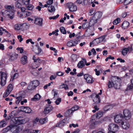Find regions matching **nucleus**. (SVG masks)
<instances>
[{"instance_id": "obj_4", "label": "nucleus", "mask_w": 133, "mask_h": 133, "mask_svg": "<svg viewBox=\"0 0 133 133\" xmlns=\"http://www.w3.org/2000/svg\"><path fill=\"white\" fill-rule=\"evenodd\" d=\"M105 35L101 36L99 38L95 39L93 41V43L95 45H96L102 42H105Z\"/></svg>"}, {"instance_id": "obj_31", "label": "nucleus", "mask_w": 133, "mask_h": 133, "mask_svg": "<svg viewBox=\"0 0 133 133\" xmlns=\"http://www.w3.org/2000/svg\"><path fill=\"white\" fill-rule=\"evenodd\" d=\"M5 7L6 9L9 10H13L14 9V7L13 5H6Z\"/></svg>"}, {"instance_id": "obj_44", "label": "nucleus", "mask_w": 133, "mask_h": 133, "mask_svg": "<svg viewBox=\"0 0 133 133\" xmlns=\"http://www.w3.org/2000/svg\"><path fill=\"white\" fill-rule=\"evenodd\" d=\"M120 21V19L119 18H118L114 21L113 23L114 25H116Z\"/></svg>"}, {"instance_id": "obj_62", "label": "nucleus", "mask_w": 133, "mask_h": 133, "mask_svg": "<svg viewBox=\"0 0 133 133\" xmlns=\"http://www.w3.org/2000/svg\"><path fill=\"white\" fill-rule=\"evenodd\" d=\"M53 2V0H48L47 2V3L48 5H50Z\"/></svg>"}, {"instance_id": "obj_17", "label": "nucleus", "mask_w": 133, "mask_h": 133, "mask_svg": "<svg viewBox=\"0 0 133 133\" xmlns=\"http://www.w3.org/2000/svg\"><path fill=\"white\" fill-rule=\"evenodd\" d=\"M76 2L78 4H82L83 5H86L88 3V0H77Z\"/></svg>"}, {"instance_id": "obj_35", "label": "nucleus", "mask_w": 133, "mask_h": 133, "mask_svg": "<svg viewBox=\"0 0 133 133\" xmlns=\"http://www.w3.org/2000/svg\"><path fill=\"white\" fill-rule=\"evenodd\" d=\"M89 22H85L82 25V27L84 29L88 28L90 26H91L90 25H89Z\"/></svg>"}, {"instance_id": "obj_36", "label": "nucleus", "mask_w": 133, "mask_h": 133, "mask_svg": "<svg viewBox=\"0 0 133 133\" xmlns=\"http://www.w3.org/2000/svg\"><path fill=\"white\" fill-rule=\"evenodd\" d=\"M67 46L69 47H71L75 46V45L72 43V41L70 40L67 43Z\"/></svg>"}, {"instance_id": "obj_41", "label": "nucleus", "mask_w": 133, "mask_h": 133, "mask_svg": "<svg viewBox=\"0 0 133 133\" xmlns=\"http://www.w3.org/2000/svg\"><path fill=\"white\" fill-rule=\"evenodd\" d=\"M52 94H53L54 96L53 98H55L56 96L58 94L57 91L55 89H53L52 91Z\"/></svg>"}, {"instance_id": "obj_63", "label": "nucleus", "mask_w": 133, "mask_h": 133, "mask_svg": "<svg viewBox=\"0 0 133 133\" xmlns=\"http://www.w3.org/2000/svg\"><path fill=\"white\" fill-rule=\"evenodd\" d=\"M22 96H19L18 97H17L16 98V99H17V100L20 102L22 99Z\"/></svg>"}, {"instance_id": "obj_25", "label": "nucleus", "mask_w": 133, "mask_h": 133, "mask_svg": "<svg viewBox=\"0 0 133 133\" xmlns=\"http://www.w3.org/2000/svg\"><path fill=\"white\" fill-rule=\"evenodd\" d=\"M129 23L127 21H124L122 24L123 28L125 29L127 28L129 25Z\"/></svg>"}, {"instance_id": "obj_10", "label": "nucleus", "mask_w": 133, "mask_h": 133, "mask_svg": "<svg viewBox=\"0 0 133 133\" xmlns=\"http://www.w3.org/2000/svg\"><path fill=\"white\" fill-rule=\"evenodd\" d=\"M114 121L116 123H122L123 119V116L121 114H119L114 116Z\"/></svg>"}, {"instance_id": "obj_39", "label": "nucleus", "mask_w": 133, "mask_h": 133, "mask_svg": "<svg viewBox=\"0 0 133 133\" xmlns=\"http://www.w3.org/2000/svg\"><path fill=\"white\" fill-rule=\"evenodd\" d=\"M18 76V74L17 73H15L14 75H13V77H12L10 79V81H13V80L14 79H16L17 78Z\"/></svg>"}, {"instance_id": "obj_24", "label": "nucleus", "mask_w": 133, "mask_h": 133, "mask_svg": "<svg viewBox=\"0 0 133 133\" xmlns=\"http://www.w3.org/2000/svg\"><path fill=\"white\" fill-rule=\"evenodd\" d=\"M63 88H64L65 90L68 89H69L68 86L66 84L63 83L59 86V89H62Z\"/></svg>"}, {"instance_id": "obj_32", "label": "nucleus", "mask_w": 133, "mask_h": 133, "mask_svg": "<svg viewBox=\"0 0 133 133\" xmlns=\"http://www.w3.org/2000/svg\"><path fill=\"white\" fill-rule=\"evenodd\" d=\"M127 49V48H124L122 51V54L123 55L125 56L127 55V52H128Z\"/></svg>"}, {"instance_id": "obj_5", "label": "nucleus", "mask_w": 133, "mask_h": 133, "mask_svg": "<svg viewBox=\"0 0 133 133\" xmlns=\"http://www.w3.org/2000/svg\"><path fill=\"white\" fill-rule=\"evenodd\" d=\"M0 77L1 79V84L4 86L6 83V81L7 78V75L4 72H0Z\"/></svg>"}, {"instance_id": "obj_57", "label": "nucleus", "mask_w": 133, "mask_h": 133, "mask_svg": "<svg viewBox=\"0 0 133 133\" xmlns=\"http://www.w3.org/2000/svg\"><path fill=\"white\" fill-rule=\"evenodd\" d=\"M94 110H93L92 111V112L93 113L95 112H96V111H98L99 109V108L96 105L94 107Z\"/></svg>"}, {"instance_id": "obj_37", "label": "nucleus", "mask_w": 133, "mask_h": 133, "mask_svg": "<svg viewBox=\"0 0 133 133\" xmlns=\"http://www.w3.org/2000/svg\"><path fill=\"white\" fill-rule=\"evenodd\" d=\"M6 125L5 121H2L0 122V128H2L5 126Z\"/></svg>"}, {"instance_id": "obj_56", "label": "nucleus", "mask_w": 133, "mask_h": 133, "mask_svg": "<svg viewBox=\"0 0 133 133\" xmlns=\"http://www.w3.org/2000/svg\"><path fill=\"white\" fill-rule=\"evenodd\" d=\"M59 15L58 14H57L56 16L49 17V19H55L58 18L59 17Z\"/></svg>"}, {"instance_id": "obj_61", "label": "nucleus", "mask_w": 133, "mask_h": 133, "mask_svg": "<svg viewBox=\"0 0 133 133\" xmlns=\"http://www.w3.org/2000/svg\"><path fill=\"white\" fill-rule=\"evenodd\" d=\"M74 111L72 110L71 109V108L70 109L68 110L66 112L69 115L71 114Z\"/></svg>"}, {"instance_id": "obj_16", "label": "nucleus", "mask_w": 133, "mask_h": 133, "mask_svg": "<svg viewBox=\"0 0 133 133\" xmlns=\"http://www.w3.org/2000/svg\"><path fill=\"white\" fill-rule=\"evenodd\" d=\"M97 21L95 18H93V17L92 16L89 19V25H90L91 26H94L95 24L97 23Z\"/></svg>"}, {"instance_id": "obj_53", "label": "nucleus", "mask_w": 133, "mask_h": 133, "mask_svg": "<svg viewBox=\"0 0 133 133\" xmlns=\"http://www.w3.org/2000/svg\"><path fill=\"white\" fill-rule=\"evenodd\" d=\"M61 98H59L57 99L55 101V103H56L57 105L59 104L61 102Z\"/></svg>"}, {"instance_id": "obj_7", "label": "nucleus", "mask_w": 133, "mask_h": 133, "mask_svg": "<svg viewBox=\"0 0 133 133\" xmlns=\"http://www.w3.org/2000/svg\"><path fill=\"white\" fill-rule=\"evenodd\" d=\"M103 115V112H102L99 111L97 113V115L96 117L95 116L92 117L91 118V122L94 125H95L97 123L95 120V118H99L102 117Z\"/></svg>"}, {"instance_id": "obj_9", "label": "nucleus", "mask_w": 133, "mask_h": 133, "mask_svg": "<svg viewBox=\"0 0 133 133\" xmlns=\"http://www.w3.org/2000/svg\"><path fill=\"white\" fill-rule=\"evenodd\" d=\"M67 6L71 12L75 11L77 10L76 6L72 3H68L67 4Z\"/></svg>"}, {"instance_id": "obj_14", "label": "nucleus", "mask_w": 133, "mask_h": 133, "mask_svg": "<svg viewBox=\"0 0 133 133\" xmlns=\"http://www.w3.org/2000/svg\"><path fill=\"white\" fill-rule=\"evenodd\" d=\"M121 124L122 128L124 129H128L130 126L127 120L124 121L122 122Z\"/></svg>"}, {"instance_id": "obj_55", "label": "nucleus", "mask_w": 133, "mask_h": 133, "mask_svg": "<svg viewBox=\"0 0 133 133\" xmlns=\"http://www.w3.org/2000/svg\"><path fill=\"white\" fill-rule=\"evenodd\" d=\"M59 31L58 29L54 31H52V35L55 34L57 36L58 35V33L57 32H58Z\"/></svg>"}, {"instance_id": "obj_23", "label": "nucleus", "mask_w": 133, "mask_h": 133, "mask_svg": "<svg viewBox=\"0 0 133 133\" xmlns=\"http://www.w3.org/2000/svg\"><path fill=\"white\" fill-rule=\"evenodd\" d=\"M93 101L96 103H99L100 102V97L98 95H97L96 96V97L93 100Z\"/></svg>"}, {"instance_id": "obj_28", "label": "nucleus", "mask_w": 133, "mask_h": 133, "mask_svg": "<svg viewBox=\"0 0 133 133\" xmlns=\"http://www.w3.org/2000/svg\"><path fill=\"white\" fill-rule=\"evenodd\" d=\"M78 58V56L76 54H73L71 56V58L73 61H77Z\"/></svg>"}, {"instance_id": "obj_46", "label": "nucleus", "mask_w": 133, "mask_h": 133, "mask_svg": "<svg viewBox=\"0 0 133 133\" xmlns=\"http://www.w3.org/2000/svg\"><path fill=\"white\" fill-rule=\"evenodd\" d=\"M25 110L24 111L26 113H30L31 111V109L30 108L27 107H26Z\"/></svg>"}, {"instance_id": "obj_52", "label": "nucleus", "mask_w": 133, "mask_h": 133, "mask_svg": "<svg viewBox=\"0 0 133 133\" xmlns=\"http://www.w3.org/2000/svg\"><path fill=\"white\" fill-rule=\"evenodd\" d=\"M33 60L34 61V63H36L38 62L39 63H41L42 62V60L39 59V58H37V59H35Z\"/></svg>"}, {"instance_id": "obj_12", "label": "nucleus", "mask_w": 133, "mask_h": 133, "mask_svg": "<svg viewBox=\"0 0 133 133\" xmlns=\"http://www.w3.org/2000/svg\"><path fill=\"white\" fill-rule=\"evenodd\" d=\"M123 113L125 118L127 119H129L131 117V114L129 110L128 109H125L123 111Z\"/></svg>"}, {"instance_id": "obj_48", "label": "nucleus", "mask_w": 133, "mask_h": 133, "mask_svg": "<svg viewBox=\"0 0 133 133\" xmlns=\"http://www.w3.org/2000/svg\"><path fill=\"white\" fill-rule=\"evenodd\" d=\"M133 89V85L131 84L130 85H128L127 87V88L126 89V91H128L129 90L132 89Z\"/></svg>"}, {"instance_id": "obj_64", "label": "nucleus", "mask_w": 133, "mask_h": 133, "mask_svg": "<svg viewBox=\"0 0 133 133\" xmlns=\"http://www.w3.org/2000/svg\"><path fill=\"white\" fill-rule=\"evenodd\" d=\"M65 120H63L61 121L60 123L59 124V125H64L65 123Z\"/></svg>"}, {"instance_id": "obj_22", "label": "nucleus", "mask_w": 133, "mask_h": 133, "mask_svg": "<svg viewBox=\"0 0 133 133\" xmlns=\"http://www.w3.org/2000/svg\"><path fill=\"white\" fill-rule=\"evenodd\" d=\"M41 98V96L38 94H36L34 96L33 98L32 99V101H35L39 100Z\"/></svg>"}, {"instance_id": "obj_43", "label": "nucleus", "mask_w": 133, "mask_h": 133, "mask_svg": "<svg viewBox=\"0 0 133 133\" xmlns=\"http://www.w3.org/2000/svg\"><path fill=\"white\" fill-rule=\"evenodd\" d=\"M39 66V64H36V63H34L32 65V67L33 69L36 68Z\"/></svg>"}, {"instance_id": "obj_34", "label": "nucleus", "mask_w": 133, "mask_h": 133, "mask_svg": "<svg viewBox=\"0 0 133 133\" xmlns=\"http://www.w3.org/2000/svg\"><path fill=\"white\" fill-rule=\"evenodd\" d=\"M26 10H31L34 8V6L31 4H29L26 5Z\"/></svg>"}, {"instance_id": "obj_1", "label": "nucleus", "mask_w": 133, "mask_h": 133, "mask_svg": "<svg viewBox=\"0 0 133 133\" xmlns=\"http://www.w3.org/2000/svg\"><path fill=\"white\" fill-rule=\"evenodd\" d=\"M118 77H112L111 78V81H109L108 86L109 88H111L114 87L116 89H119V84L118 82Z\"/></svg>"}, {"instance_id": "obj_33", "label": "nucleus", "mask_w": 133, "mask_h": 133, "mask_svg": "<svg viewBox=\"0 0 133 133\" xmlns=\"http://www.w3.org/2000/svg\"><path fill=\"white\" fill-rule=\"evenodd\" d=\"M31 74L34 76H37L38 74L39 73L38 71L36 70L33 69L31 71Z\"/></svg>"}, {"instance_id": "obj_49", "label": "nucleus", "mask_w": 133, "mask_h": 133, "mask_svg": "<svg viewBox=\"0 0 133 133\" xmlns=\"http://www.w3.org/2000/svg\"><path fill=\"white\" fill-rule=\"evenodd\" d=\"M133 1V0H124V4L125 5H127L131 3Z\"/></svg>"}, {"instance_id": "obj_18", "label": "nucleus", "mask_w": 133, "mask_h": 133, "mask_svg": "<svg viewBox=\"0 0 133 133\" xmlns=\"http://www.w3.org/2000/svg\"><path fill=\"white\" fill-rule=\"evenodd\" d=\"M18 57V54H13L10 56L9 60L10 61H14L17 59Z\"/></svg>"}, {"instance_id": "obj_3", "label": "nucleus", "mask_w": 133, "mask_h": 133, "mask_svg": "<svg viewBox=\"0 0 133 133\" xmlns=\"http://www.w3.org/2000/svg\"><path fill=\"white\" fill-rule=\"evenodd\" d=\"M108 129L109 131L116 132L119 129V126L114 123H111L108 126Z\"/></svg>"}, {"instance_id": "obj_45", "label": "nucleus", "mask_w": 133, "mask_h": 133, "mask_svg": "<svg viewBox=\"0 0 133 133\" xmlns=\"http://www.w3.org/2000/svg\"><path fill=\"white\" fill-rule=\"evenodd\" d=\"M6 90L11 92L13 90V86L12 84H9Z\"/></svg>"}, {"instance_id": "obj_30", "label": "nucleus", "mask_w": 133, "mask_h": 133, "mask_svg": "<svg viewBox=\"0 0 133 133\" xmlns=\"http://www.w3.org/2000/svg\"><path fill=\"white\" fill-rule=\"evenodd\" d=\"M48 121V118L46 117L44 118L41 119L39 121V122L41 124H43L46 123Z\"/></svg>"}, {"instance_id": "obj_8", "label": "nucleus", "mask_w": 133, "mask_h": 133, "mask_svg": "<svg viewBox=\"0 0 133 133\" xmlns=\"http://www.w3.org/2000/svg\"><path fill=\"white\" fill-rule=\"evenodd\" d=\"M84 79L88 83L92 84L94 82L92 77L88 74H85L84 75Z\"/></svg>"}, {"instance_id": "obj_2", "label": "nucleus", "mask_w": 133, "mask_h": 133, "mask_svg": "<svg viewBox=\"0 0 133 133\" xmlns=\"http://www.w3.org/2000/svg\"><path fill=\"white\" fill-rule=\"evenodd\" d=\"M1 13L3 16L5 17L8 16L11 19H12L14 17V12L12 10H3Z\"/></svg>"}, {"instance_id": "obj_58", "label": "nucleus", "mask_w": 133, "mask_h": 133, "mask_svg": "<svg viewBox=\"0 0 133 133\" xmlns=\"http://www.w3.org/2000/svg\"><path fill=\"white\" fill-rule=\"evenodd\" d=\"M56 75L58 76H61L64 75V73L61 72H58L56 73Z\"/></svg>"}, {"instance_id": "obj_26", "label": "nucleus", "mask_w": 133, "mask_h": 133, "mask_svg": "<svg viewBox=\"0 0 133 133\" xmlns=\"http://www.w3.org/2000/svg\"><path fill=\"white\" fill-rule=\"evenodd\" d=\"M48 10L49 12H55V7L52 5H51L50 6H49L48 8Z\"/></svg>"}, {"instance_id": "obj_27", "label": "nucleus", "mask_w": 133, "mask_h": 133, "mask_svg": "<svg viewBox=\"0 0 133 133\" xmlns=\"http://www.w3.org/2000/svg\"><path fill=\"white\" fill-rule=\"evenodd\" d=\"M23 24H17L15 25L14 28L15 29L19 30L22 28Z\"/></svg>"}, {"instance_id": "obj_38", "label": "nucleus", "mask_w": 133, "mask_h": 133, "mask_svg": "<svg viewBox=\"0 0 133 133\" xmlns=\"http://www.w3.org/2000/svg\"><path fill=\"white\" fill-rule=\"evenodd\" d=\"M60 30L62 33L64 34H66V30L65 28L63 27H61L60 28Z\"/></svg>"}, {"instance_id": "obj_20", "label": "nucleus", "mask_w": 133, "mask_h": 133, "mask_svg": "<svg viewBox=\"0 0 133 133\" xmlns=\"http://www.w3.org/2000/svg\"><path fill=\"white\" fill-rule=\"evenodd\" d=\"M13 125H9L3 129V132H6L10 130H13Z\"/></svg>"}, {"instance_id": "obj_13", "label": "nucleus", "mask_w": 133, "mask_h": 133, "mask_svg": "<svg viewBox=\"0 0 133 133\" xmlns=\"http://www.w3.org/2000/svg\"><path fill=\"white\" fill-rule=\"evenodd\" d=\"M53 109V107L50 105H47L44 110L43 112L45 114H47L50 113Z\"/></svg>"}, {"instance_id": "obj_59", "label": "nucleus", "mask_w": 133, "mask_h": 133, "mask_svg": "<svg viewBox=\"0 0 133 133\" xmlns=\"http://www.w3.org/2000/svg\"><path fill=\"white\" fill-rule=\"evenodd\" d=\"M17 38L19 40V41L20 42H21L23 40V38L22 37V36L21 35H19L18 36H17Z\"/></svg>"}, {"instance_id": "obj_60", "label": "nucleus", "mask_w": 133, "mask_h": 133, "mask_svg": "<svg viewBox=\"0 0 133 133\" xmlns=\"http://www.w3.org/2000/svg\"><path fill=\"white\" fill-rule=\"evenodd\" d=\"M73 126L74 128H75L76 127H78V125L77 124H70L69 125V127L71 128Z\"/></svg>"}, {"instance_id": "obj_11", "label": "nucleus", "mask_w": 133, "mask_h": 133, "mask_svg": "<svg viewBox=\"0 0 133 133\" xmlns=\"http://www.w3.org/2000/svg\"><path fill=\"white\" fill-rule=\"evenodd\" d=\"M13 130H14V132H15V133H19V131L22 130L23 129V126L21 124H19L17 125H13Z\"/></svg>"}, {"instance_id": "obj_19", "label": "nucleus", "mask_w": 133, "mask_h": 133, "mask_svg": "<svg viewBox=\"0 0 133 133\" xmlns=\"http://www.w3.org/2000/svg\"><path fill=\"white\" fill-rule=\"evenodd\" d=\"M42 21L41 18H36L35 20V23L39 26H41L42 24Z\"/></svg>"}, {"instance_id": "obj_6", "label": "nucleus", "mask_w": 133, "mask_h": 133, "mask_svg": "<svg viewBox=\"0 0 133 133\" xmlns=\"http://www.w3.org/2000/svg\"><path fill=\"white\" fill-rule=\"evenodd\" d=\"M39 84V82L38 80L33 81L30 83L29 85L28 86V90H31L35 88L38 86Z\"/></svg>"}, {"instance_id": "obj_42", "label": "nucleus", "mask_w": 133, "mask_h": 133, "mask_svg": "<svg viewBox=\"0 0 133 133\" xmlns=\"http://www.w3.org/2000/svg\"><path fill=\"white\" fill-rule=\"evenodd\" d=\"M10 92H10L9 91L6 90L3 94V97L4 98L7 97Z\"/></svg>"}, {"instance_id": "obj_29", "label": "nucleus", "mask_w": 133, "mask_h": 133, "mask_svg": "<svg viewBox=\"0 0 133 133\" xmlns=\"http://www.w3.org/2000/svg\"><path fill=\"white\" fill-rule=\"evenodd\" d=\"M84 66L83 62L82 61H79L77 64V66L78 68H82Z\"/></svg>"}, {"instance_id": "obj_50", "label": "nucleus", "mask_w": 133, "mask_h": 133, "mask_svg": "<svg viewBox=\"0 0 133 133\" xmlns=\"http://www.w3.org/2000/svg\"><path fill=\"white\" fill-rule=\"evenodd\" d=\"M79 108V107L78 105H75L71 108L72 110L73 111L77 110Z\"/></svg>"}, {"instance_id": "obj_21", "label": "nucleus", "mask_w": 133, "mask_h": 133, "mask_svg": "<svg viewBox=\"0 0 133 133\" xmlns=\"http://www.w3.org/2000/svg\"><path fill=\"white\" fill-rule=\"evenodd\" d=\"M21 63L23 65H24L27 62V57L26 56H24L21 58Z\"/></svg>"}, {"instance_id": "obj_54", "label": "nucleus", "mask_w": 133, "mask_h": 133, "mask_svg": "<svg viewBox=\"0 0 133 133\" xmlns=\"http://www.w3.org/2000/svg\"><path fill=\"white\" fill-rule=\"evenodd\" d=\"M30 0H23L22 3L26 5L29 4V2Z\"/></svg>"}, {"instance_id": "obj_40", "label": "nucleus", "mask_w": 133, "mask_h": 133, "mask_svg": "<svg viewBox=\"0 0 133 133\" xmlns=\"http://www.w3.org/2000/svg\"><path fill=\"white\" fill-rule=\"evenodd\" d=\"M15 5L16 8H20L22 7V5L18 1L15 2Z\"/></svg>"}, {"instance_id": "obj_47", "label": "nucleus", "mask_w": 133, "mask_h": 133, "mask_svg": "<svg viewBox=\"0 0 133 133\" xmlns=\"http://www.w3.org/2000/svg\"><path fill=\"white\" fill-rule=\"evenodd\" d=\"M95 10L93 9H92L90 10L89 12L88 13V15H89L91 16L94 15L95 13Z\"/></svg>"}, {"instance_id": "obj_51", "label": "nucleus", "mask_w": 133, "mask_h": 133, "mask_svg": "<svg viewBox=\"0 0 133 133\" xmlns=\"http://www.w3.org/2000/svg\"><path fill=\"white\" fill-rule=\"evenodd\" d=\"M23 14L24 15V17H25L26 16H28L30 15L31 13L30 12L26 11L25 12H24V13Z\"/></svg>"}, {"instance_id": "obj_15", "label": "nucleus", "mask_w": 133, "mask_h": 133, "mask_svg": "<svg viewBox=\"0 0 133 133\" xmlns=\"http://www.w3.org/2000/svg\"><path fill=\"white\" fill-rule=\"evenodd\" d=\"M102 16V13L101 11L96 12L92 16L93 18H95L97 21L100 19Z\"/></svg>"}]
</instances>
